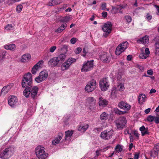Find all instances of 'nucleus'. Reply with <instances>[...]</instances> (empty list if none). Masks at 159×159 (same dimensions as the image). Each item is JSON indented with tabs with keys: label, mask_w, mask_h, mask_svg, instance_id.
Wrapping results in <instances>:
<instances>
[{
	"label": "nucleus",
	"mask_w": 159,
	"mask_h": 159,
	"mask_svg": "<svg viewBox=\"0 0 159 159\" xmlns=\"http://www.w3.org/2000/svg\"><path fill=\"white\" fill-rule=\"evenodd\" d=\"M68 7V5L67 4H64L63 7L60 8L59 9V11H61L62 10H64L66 9Z\"/></svg>",
	"instance_id": "54"
},
{
	"label": "nucleus",
	"mask_w": 159,
	"mask_h": 159,
	"mask_svg": "<svg viewBox=\"0 0 159 159\" xmlns=\"http://www.w3.org/2000/svg\"><path fill=\"white\" fill-rule=\"evenodd\" d=\"M114 113L116 115H120L125 114V111H123L120 110L118 108H115L113 109Z\"/></svg>",
	"instance_id": "32"
},
{
	"label": "nucleus",
	"mask_w": 159,
	"mask_h": 159,
	"mask_svg": "<svg viewBox=\"0 0 159 159\" xmlns=\"http://www.w3.org/2000/svg\"><path fill=\"white\" fill-rule=\"evenodd\" d=\"M156 92V90L153 89H151L149 92L150 94H152L153 93H155Z\"/></svg>",
	"instance_id": "64"
},
{
	"label": "nucleus",
	"mask_w": 159,
	"mask_h": 159,
	"mask_svg": "<svg viewBox=\"0 0 159 159\" xmlns=\"http://www.w3.org/2000/svg\"><path fill=\"white\" fill-rule=\"evenodd\" d=\"M158 148H157V150H153L150 152V156L152 157H155L158 155Z\"/></svg>",
	"instance_id": "33"
},
{
	"label": "nucleus",
	"mask_w": 159,
	"mask_h": 159,
	"mask_svg": "<svg viewBox=\"0 0 159 159\" xmlns=\"http://www.w3.org/2000/svg\"><path fill=\"white\" fill-rule=\"evenodd\" d=\"M107 12L105 11H103L102 13V16L104 18L107 17Z\"/></svg>",
	"instance_id": "57"
},
{
	"label": "nucleus",
	"mask_w": 159,
	"mask_h": 159,
	"mask_svg": "<svg viewBox=\"0 0 159 159\" xmlns=\"http://www.w3.org/2000/svg\"><path fill=\"white\" fill-rule=\"evenodd\" d=\"M86 100L89 105V109L91 111L94 109L96 108V101L95 98L93 97H89L87 98Z\"/></svg>",
	"instance_id": "13"
},
{
	"label": "nucleus",
	"mask_w": 159,
	"mask_h": 159,
	"mask_svg": "<svg viewBox=\"0 0 159 159\" xmlns=\"http://www.w3.org/2000/svg\"><path fill=\"white\" fill-rule=\"evenodd\" d=\"M151 108H149L145 110L144 112L146 114H148L149 113V112H150V111H151Z\"/></svg>",
	"instance_id": "62"
},
{
	"label": "nucleus",
	"mask_w": 159,
	"mask_h": 159,
	"mask_svg": "<svg viewBox=\"0 0 159 159\" xmlns=\"http://www.w3.org/2000/svg\"><path fill=\"white\" fill-rule=\"evenodd\" d=\"M148 57L143 52L140 54L139 55V57L140 58L145 59H146Z\"/></svg>",
	"instance_id": "42"
},
{
	"label": "nucleus",
	"mask_w": 159,
	"mask_h": 159,
	"mask_svg": "<svg viewBox=\"0 0 159 159\" xmlns=\"http://www.w3.org/2000/svg\"><path fill=\"white\" fill-rule=\"evenodd\" d=\"M67 26V25L66 24H63L59 28L56 30L55 32L57 33H60L64 30Z\"/></svg>",
	"instance_id": "27"
},
{
	"label": "nucleus",
	"mask_w": 159,
	"mask_h": 159,
	"mask_svg": "<svg viewBox=\"0 0 159 159\" xmlns=\"http://www.w3.org/2000/svg\"><path fill=\"white\" fill-rule=\"evenodd\" d=\"M61 2V0H51V1L48 2V5L49 6H54L59 4Z\"/></svg>",
	"instance_id": "28"
},
{
	"label": "nucleus",
	"mask_w": 159,
	"mask_h": 159,
	"mask_svg": "<svg viewBox=\"0 0 159 159\" xmlns=\"http://www.w3.org/2000/svg\"><path fill=\"white\" fill-rule=\"evenodd\" d=\"M59 60H58L57 57L51 58L48 62V65L49 66L54 67L55 66L59 67L60 66Z\"/></svg>",
	"instance_id": "14"
},
{
	"label": "nucleus",
	"mask_w": 159,
	"mask_h": 159,
	"mask_svg": "<svg viewBox=\"0 0 159 159\" xmlns=\"http://www.w3.org/2000/svg\"><path fill=\"white\" fill-rule=\"evenodd\" d=\"M138 43H141L146 45L149 43V40H137Z\"/></svg>",
	"instance_id": "43"
},
{
	"label": "nucleus",
	"mask_w": 159,
	"mask_h": 159,
	"mask_svg": "<svg viewBox=\"0 0 159 159\" xmlns=\"http://www.w3.org/2000/svg\"><path fill=\"white\" fill-rule=\"evenodd\" d=\"M58 60H59V63L64 61L66 58V56L65 54H61L57 57Z\"/></svg>",
	"instance_id": "30"
},
{
	"label": "nucleus",
	"mask_w": 159,
	"mask_h": 159,
	"mask_svg": "<svg viewBox=\"0 0 159 159\" xmlns=\"http://www.w3.org/2000/svg\"><path fill=\"white\" fill-rule=\"evenodd\" d=\"M31 56L30 54H25L21 57V61L22 62H28L31 58Z\"/></svg>",
	"instance_id": "21"
},
{
	"label": "nucleus",
	"mask_w": 159,
	"mask_h": 159,
	"mask_svg": "<svg viewBox=\"0 0 159 159\" xmlns=\"http://www.w3.org/2000/svg\"><path fill=\"white\" fill-rule=\"evenodd\" d=\"M99 57L100 60L105 63L110 61L111 58L107 52H104L99 53Z\"/></svg>",
	"instance_id": "16"
},
{
	"label": "nucleus",
	"mask_w": 159,
	"mask_h": 159,
	"mask_svg": "<svg viewBox=\"0 0 159 159\" xmlns=\"http://www.w3.org/2000/svg\"><path fill=\"white\" fill-rule=\"evenodd\" d=\"M13 26L11 24H8L5 27V29L6 30H11Z\"/></svg>",
	"instance_id": "41"
},
{
	"label": "nucleus",
	"mask_w": 159,
	"mask_h": 159,
	"mask_svg": "<svg viewBox=\"0 0 159 159\" xmlns=\"http://www.w3.org/2000/svg\"><path fill=\"white\" fill-rule=\"evenodd\" d=\"M116 149H118V152H121L122 150V148L121 147L120 145H118L116 146Z\"/></svg>",
	"instance_id": "55"
},
{
	"label": "nucleus",
	"mask_w": 159,
	"mask_h": 159,
	"mask_svg": "<svg viewBox=\"0 0 159 159\" xmlns=\"http://www.w3.org/2000/svg\"><path fill=\"white\" fill-rule=\"evenodd\" d=\"M56 49V46L51 47L49 49V51L51 52H53Z\"/></svg>",
	"instance_id": "50"
},
{
	"label": "nucleus",
	"mask_w": 159,
	"mask_h": 159,
	"mask_svg": "<svg viewBox=\"0 0 159 159\" xmlns=\"http://www.w3.org/2000/svg\"><path fill=\"white\" fill-rule=\"evenodd\" d=\"M98 104L100 107H105L108 104V101L101 97L98 98Z\"/></svg>",
	"instance_id": "19"
},
{
	"label": "nucleus",
	"mask_w": 159,
	"mask_h": 159,
	"mask_svg": "<svg viewBox=\"0 0 159 159\" xmlns=\"http://www.w3.org/2000/svg\"><path fill=\"white\" fill-rule=\"evenodd\" d=\"M73 130H68L65 132V140H67L70 139L73 134Z\"/></svg>",
	"instance_id": "29"
},
{
	"label": "nucleus",
	"mask_w": 159,
	"mask_h": 159,
	"mask_svg": "<svg viewBox=\"0 0 159 159\" xmlns=\"http://www.w3.org/2000/svg\"><path fill=\"white\" fill-rule=\"evenodd\" d=\"M7 53L6 51H2V53L0 56V61L2 62L3 61L5 58V56L6 55Z\"/></svg>",
	"instance_id": "35"
},
{
	"label": "nucleus",
	"mask_w": 159,
	"mask_h": 159,
	"mask_svg": "<svg viewBox=\"0 0 159 159\" xmlns=\"http://www.w3.org/2000/svg\"><path fill=\"white\" fill-rule=\"evenodd\" d=\"M154 121L156 124H158L159 123V116L155 117Z\"/></svg>",
	"instance_id": "53"
},
{
	"label": "nucleus",
	"mask_w": 159,
	"mask_h": 159,
	"mask_svg": "<svg viewBox=\"0 0 159 159\" xmlns=\"http://www.w3.org/2000/svg\"><path fill=\"white\" fill-rule=\"evenodd\" d=\"M118 107L125 111H128L130 108V106L123 101L120 102L118 104Z\"/></svg>",
	"instance_id": "18"
},
{
	"label": "nucleus",
	"mask_w": 159,
	"mask_h": 159,
	"mask_svg": "<svg viewBox=\"0 0 159 159\" xmlns=\"http://www.w3.org/2000/svg\"><path fill=\"white\" fill-rule=\"evenodd\" d=\"M4 48L7 50L13 51L16 50V46L15 44L13 43L7 44L4 46Z\"/></svg>",
	"instance_id": "22"
},
{
	"label": "nucleus",
	"mask_w": 159,
	"mask_h": 159,
	"mask_svg": "<svg viewBox=\"0 0 159 159\" xmlns=\"http://www.w3.org/2000/svg\"><path fill=\"white\" fill-rule=\"evenodd\" d=\"M154 7L156 8L157 10V14L159 15V6L155 5H154Z\"/></svg>",
	"instance_id": "61"
},
{
	"label": "nucleus",
	"mask_w": 159,
	"mask_h": 159,
	"mask_svg": "<svg viewBox=\"0 0 159 159\" xmlns=\"http://www.w3.org/2000/svg\"><path fill=\"white\" fill-rule=\"evenodd\" d=\"M126 122V118L123 116H120L115 121L116 127L119 130H122L124 128Z\"/></svg>",
	"instance_id": "5"
},
{
	"label": "nucleus",
	"mask_w": 159,
	"mask_h": 159,
	"mask_svg": "<svg viewBox=\"0 0 159 159\" xmlns=\"http://www.w3.org/2000/svg\"><path fill=\"white\" fill-rule=\"evenodd\" d=\"M106 4L105 3H103L102 4L101 7L102 10H105L106 9Z\"/></svg>",
	"instance_id": "52"
},
{
	"label": "nucleus",
	"mask_w": 159,
	"mask_h": 159,
	"mask_svg": "<svg viewBox=\"0 0 159 159\" xmlns=\"http://www.w3.org/2000/svg\"><path fill=\"white\" fill-rule=\"evenodd\" d=\"M119 90L120 91H122L125 89V88L123 84H120L119 85Z\"/></svg>",
	"instance_id": "51"
},
{
	"label": "nucleus",
	"mask_w": 159,
	"mask_h": 159,
	"mask_svg": "<svg viewBox=\"0 0 159 159\" xmlns=\"http://www.w3.org/2000/svg\"><path fill=\"white\" fill-rule=\"evenodd\" d=\"M138 68L142 71H143L144 70V68L143 66L138 65Z\"/></svg>",
	"instance_id": "63"
},
{
	"label": "nucleus",
	"mask_w": 159,
	"mask_h": 159,
	"mask_svg": "<svg viewBox=\"0 0 159 159\" xmlns=\"http://www.w3.org/2000/svg\"><path fill=\"white\" fill-rule=\"evenodd\" d=\"M32 74L28 72L25 74L23 77L21 81V85L23 88H25L23 91V94L24 96L28 97L30 88L32 86Z\"/></svg>",
	"instance_id": "1"
},
{
	"label": "nucleus",
	"mask_w": 159,
	"mask_h": 159,
	"mask_svg": "<svg viewBox=\"0 0 159 159\" xmlns=\"http://www.w3.org/2000/svg\"><path fill=\"white\" fill-rule=\"evenodd\" d=\"M155 47L156 49L155 54L157 55H159V40H157L155 44Z\"/></svg>",
	"instance_id": "34"
},
{
	"label": "nucleus",
	"mask_w": 159,
	"mask_h": 159,
	"mask_svg": "<svg viewBox=\"0 0 159 159\" xmlns=\"http://www.w3.org/2000/svg\"><path fill=\"white\" fill-rule=\"evenodd\" d=\"M119 45H121V47L123 48L124 50H125L128 48V43L126 41Z\"/></svg>",
	"instance_id": "37"
},
{
	"label": "nucleus",
	"mask_w": 159,
	"mask_h": 159,
	"mask_svg": "<svg viewBox=\"0 0 159 159\" xmlns=\"http://www.w3.org/2000/svg\"><path fill=\"white\" fill-rule=\"evenodd\" d=\"M112 12L113 13L116 14L119 12V11L116 7H112Z\"/></svg>",
	"instance_id": "45"
},
{
	"label": "nucleus",
	"mask_w": 159,
	"mask_h": 159,
	"mask_svg": "<svg viewBox=\"0 0 159 159\" xmlns=\"http://www.w3.org/2000/svg\"><path fill=\"white\" fill-rule=\"evenodd\" d=\"M15 148L10 146L6 148L0 153V157L2 159H8L14 154Z\"/></svg>",
	"instance_id": "2"
},
{
	"label": "nucleus",
	"mask_w": 159,
	"mask_h": 159,
	"mask_svg": "<svg viewBox=\"0 0 159 159\" xmlns=\"http://www.w3.org/2000/svg\"><path fill=\"white\" fill-rule=\"evenodd\" d=\"M38 69L36 67H34V66L31 70L32 73L33 74H35L36 73V71L38 70Z\"/></svg>",
	"instance_id": "48"
},
{
	"label": "nucleus",
	"mask_w": 159,
	"mask_h": 159,
	"mask_svg": "<svg viewBox=\"0 0 159 159\" xmlns=\"http://www.w3.org/2000/svg\"><path fill=\"white\" fill-rule=\"evenodd\" d=\"M76 61V59L72 57L69 58L65 62L63 63L61 66V70L64 71L68 69L71 65Z\"/></svg>",
	"instance_id": "6"
},
{
	"label": "nucleus",
	"mask_w": 159,
	"mask_h": 159,
	"mask_svg": "<svg viewBox=\"0 0 159 159\" xmlns=\"http://www.w3.org/2000/svg\"><path fill=\"white\" fill-rule=\"evenodd\" d=\"M39 90V88L36 86H34L30 88V92H28L29 95L28 97L25 96L26 98H28L30 97L33 99H34L37 97V93Z\"/></svg>",
	"instance_id": "10"
},
{
	"label": "nucleus",
	"mask_w": 159,
	"mask_h": 159,
	"mask_svg": "<svg viewBox=\"0 0 159 159\" xmlns=\"http://www.w3.org/2000/svg\"><path fill=\"white\" fill-rule=\"evenodd\" d=\"M154 116L149 115L147 117V121L149 122H152L154 120Z\"/></svg>",
	"instance_id": "38"
},
{
	"label": "nucleus",
	"mask_w": 159,
	"mask_h": 159,
	"mask_svg": "<svg viewBox=\"0 0 159 159\" xmlns=\"http://www.w3.org/2000/svg\"><path fill=\"white\" fill-rule=\"evenodd\" d=\"M125 18L128 23H129L131 21L132 18L131 17L127 15L125 16Z\"/></svg>",
	"instance_id": "44"
},
{
	"label": "nucleus",
	"mask_w": 159,
	"mask_h": 159,
	"mask_svg": "<svg viewBox=\"0 0 159 159\" xmlns=\"http://www.w3.org/2000/svg\"><path fill=\"white\" fill-rule=\"evenodd\" d=\"M96 81L92 79L85 86V90L88 93L91 92L96 89Z\"/></svg>",
	"instance_id": "7"
},
{
	"label": "nucleus",
	"mask_w": 159,
	"mask_h": 159,
	"mask_svg": "<svg viewBox=\"0 0 159 159\" xmlns=\"http://www.w3.org/2000/svg\"><path fill=\"white\" fill-rule=\"evenodd\" d=\"M108 114L105 112L102 113L100 115V122H101V124L104 127H106L107 125L106 122L108 119Z\"/></svg>",
	"instance_id": "15"
},
{
	"label": "nucleus",
	"mask_w": 159,
	"mask_h": 159,
	"mask_svg": "<svg viewBox=\"0 0 159 159\" xmlns=\"http://www.w3.org/2000/svg\"><path fill=\"white\" fill-rule=\"evenodd\" d=\"M139 130L141 132L142 135L143 136L146 134L149 135V134L148 128H145L144 125H143L140 128Z\"/></svg>",
	"instance_id": "23"
},
{
	"label": "nucleus",
	"mask_w": 159,
	"mask_h": 159,
	"mask_svg": "<svg viewBox=\"0 0 159 159\" xmlns=\"http://www.w3.org/2000/svg\"><path fill=\"white\" fill-rule=\"evenodd\" d=\"M121 45H119L116 49L115 53L117 55H120L122 52L125 51L123 48L121 47Z\"/></svg>",
	"instance_id": "26"
},
{
	"label": "nucleus",
	"mask_w": 159,
	"mask_h": 159,
	"mask_svg": "<svg viewBox=\"0 0 159 159\" xmlns=\"http://www.w3.org/2000/svg\"><path fill=\"white\" fill-rule=\"evenodd\" d=\"M44 149V148L41 145L38 146L35 148V153L39 159H45L48 156V153L45 151Z\"/></svg>",
	"instance_id": "3"
},
{
	"label": "nucleus",
	"mask_w": 159,
	"mask_h": 159,
	"mask_svg": "<svg viewBox=\"0 0 159 159\" xmlns=\"http://www.w3.org/2000/svg\"><path fill=\"white\" fill-rule=\"evenodd\" d=\"M110 85L108 80L106 78H104L101 80L99 83V86L101 89L103 91L107 90Z\"/></svg>",
	"instance_id": "8"
},
{
	"label": "nucleus",
	"mask_w": 159,
	"mask_h": 159,
	"mask_svg": "<svg viewBox=\"0 0 159 159\" xmlns=\"http://www.w3.org/2000/svg\"><path fill=\"white\" fill-rule=\"evenodd\" d=\"M71 19V16H66L61 18L60 21L62 22H67Z\"/></svg>",
	"instance_id": "31"
},
{
	"label": "nucleus",
	"mask_w": 159,
	"mask_h": 159,
	"mask_svg": "<svg viewBox=\"0 0 159 159\" xmlns=\"http://www.w3.org/2000/svg\"><path fill=\"white\" fill-rule=\"evenodd\" d=\"M148 57L149 56L150 54V51L149 49L148 48H146L145 49L144 53Z\"/></svg>",
	"instance_id": "49"
},
{
	"label": "nucleus",
	"mask_w": 159,
	"mask_h": 159,
	"mask_svg": "<svg viewBox=\"0 0 159 159\" xmlns=\"http://www.w3.org/2000/svg\"><path fill=\"white\" fill-rule=\"evenodd\" d=\"M139 153H135L134 155V159H139Z\"/></svg>",
	"instance_id": "60"
},
{
	"label": "nucleus",
	"mask_w": 159,
	"mask_h": 159,
	"mask_svg": "<svg viewBox=\"0 0 159 159\" xmlns=\"http://www.w3.org/2000/svg\"><path fill=\"white\" fill-rule=\"evenodd\" d=\"M17 97L14 96L9 97L8 99L9 105L11 107H14L17 104Z\"/></svg>",
	"instance_id": "17"
},
{
	"label": "nucleus",
	"mask_w": 159,
	"mask_h": 159,
	"mask_svg": "<svg viewBox=\"0 0 159 159\" xmlns=\"http://www.w3.org/2000/svg\"><path fill=\"white\" fill-rule=\"evenodd\" d=\"M11 89L9 85H7L3 87L0 93V95L4 96Z\"/></svg>",
	"instance_id": "20"
},
{
	"label": "nucleus",
	"mask_w": 159,
	"mask_h": 159,
	"mask_svg": "<svg viewBox=\"0 0 159 159\" xmlns=\"http://www.w3.org/2000/svg\"><path fill=\"white\" fill-rule=\"evenodd\" d=\"M112 25L111 22H107L102 26V30L104 32L103 36L106 38L108 36L112 30Z\"/></svg>",
	"instance_id": "4"
},
{
	"label": "nucleus",
	"mask_w": 159,
	"mask_h": 159,
	"mask_svg": "<svg viewBox=\"0 0 159 159\" xmlns=\"http://www.w3.org/2000/svg\"><path fill=\"white\" fill-rule=\"evenodd\" d=\"M48 76V73L46 71H41L39 76L35 78V81L37 83H40L45 80Z\"/></svg>",
	"instance_id": "11"
},
{
	"label": "nucleus",
	"mask_w": 159,
	"mask_h": 159,
	"mask_svg": "<svg viewBox=\"0 0 159 159\" xmlns=\"http://www.w3.org/2000/svg\"><path fill=\"white\" fill-rule=\"evenodd\" d=\"M146 98V96L145 94L141 93L139 95L138 98V101L139 103L143 104V102L146 101L145 98Z\"/></svg>",
	"instance_id": "24"
},
{
	"label": "nucleus",
	"mask_w": 159,
	"mask_h": 159,
	"mask_svg": "<svg viewBox=\"0 0 159 159\" xmlns=\"http://www.w3.org/2000/svg\"><path fill=\"white\" fill-rule=\"evenodd\" d=\"M132 56L131 55H128L127 57V60L128 61H130L132 59Z\"/></svg>",
	"instance_id": "59"
},
{
	"label": "nucleus",
	"mask_w": 159,
	"mask_h": 159,
	"mask_svg": "<svg viewBox=\"0 0 159 159\" xmlns=\"http://www.w3.org/2000/svg\"><path fill=\"white\" fill-rule=\"evenodd\" d=\"M147 73L148 75H152L153 74V72L152 69H150L147 71Z\"/></svg>",
	"instance_id": "58"
},
{
	"label": "nucleus",
	"mask_w": 159,
	"mask_h": 159,
	"mask_svg": "<svg viewBox=\"0 0 159 159\" xmlns=\"http://www.w3.org/2000/svg\"><path fill=\"white\" fill-rule=\"evenodd\" d=\"M43 60L39 61L35 65L34 67H36L38 69L41 66V65L43 63Z\"/></svg>",
	"instance_id": "39"
},
{
	"label": "nucleus",
	"mask_w": 159,
	"mask_h": 159,
	"mask_svg": "<svg viewBox=\"0 0 159 159\" xmlns=\"http://www.w3.org/2000/svg\"><path fill=\"white\" fill-rule=\"evenodd\" d=\"M93 61H87V62H85L81 69V71L87 72L92 70L93 68Z\"/></svg>",
	"instance_id": "9"
},
{
	"label": "nucleus",
	"mask_w": 159,
	"mask_h": 159,
	"mask_svg": "<svg viewBox=\"0 0 159 159\" xmlns=\"http://www.w3.org/2000/svg\"><path fill=\"white\" fill-rule=\"evenodd\" d=\"M23 8V6L21 4L18 5L16 7V11L19 13H20L21 11Z\"/></svg>",
	"instance_id": "40"
},
{
	"label": "nucleus",
	"mask_w": 159,
	"mask_h": 159,
	"mask_svg": "<svg viewBox=\"0 0 159 159\" xmlns=\"http://www.w3.org/2000/svg\"><path fill=\"white\" fill-rule=\"evenodd\" d=\"M89 125H86L84 126H81L78 128V130L80 131H86L88 128Z\"/></svg>",
	"instance_id": "36"
},
{
	"label": "nucleus",
	"mask_w": 159,
	"mask_h": 159,
	"mask_svg": "<svg viewBox=\"0 0 159 159\" xmlns=\"http://www.w3.org/2000/svg\"><path fill=\"white\" fill-rule=\"evenodd\" d=\"M116 7L118 10L119 12H121L120 11L123 8L120 5H118L116 6Z\"/></svg>",
	"instance_id": "56"
},
{
	"label": "nucleus",
	"mask_w": 159,
	"mask_h": 159,
	"mask_svg": "<svg viewBox=\"0 0 159 159\" xmlns=\"http://www.w3.org/2000/svg\"><path fill=\"white\" fill-rule=\"evenodd\" d=\"M113 135V131L110 130L107 132L104 130L102 132L100 136L103 139L108 140L112 138Z\"/></svg>",
	"instance_id": "12"
},
{
	"label": "nucleus",
	"mask_w": 159,
	"mask_h": 159,
	"mask_svg": "<svg viewBox=\"0 0 159 159\" xmlns=\"http://www.w3.org/2000/svg\"><path fill=\"white\" fill-rule=\"evenodd\" d=\"M82 50V49L80 47L77 48L76 49L75 51V53L77 54H79L80 53Z\"/></svg>",
	"instance_id": "47"
},
{
	"label": "nucleus",
	"mask_w": 159,
	"mask_h": 159,
	"mask_svg": "<svg viewBox=\"0 0 159 159\" xmlns=\"http://www.w3.org/2000/svg\"><path fill=\"white\" fill-rule=\"evenodd\" d=\"M149 36L148 35H145L144 36L142 37L141 38L138 39V40H149Z\"/></svg>",
	"instance_id": "46"
},
{
	"label": "nucleus",
	"mask_w": 159,
	"mask_h": 159,
	"mask_svg": "<svg viewBox=\"0 0 159 159\" xmlns=\"http://www.w3.org/2000/svg\"><path fill=\"white\" fill-rule=\"evenodd\" d=\"M63 135H58L55 139L52 141V145H55L58 144L60 141L62 139Z\"/></svg>",
	"instance_id": "25"
}]
</instances>
